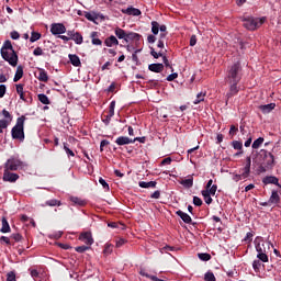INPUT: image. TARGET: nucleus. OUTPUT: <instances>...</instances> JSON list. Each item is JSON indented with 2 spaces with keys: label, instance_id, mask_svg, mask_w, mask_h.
I'll return each instance as SVG.
<instances>
[{
  "label": "nucleus",
  "instance_id": "f3484780",
  "mask_svg": "<svg viewBox=\"0 0 281 281\" xmlns=\"http://www.w3.org/2000/svg\"><path fill=\"white\" fill-rule=\"evenodd\" d=\"M177 216L181 217V221H183V223H187V225H190V223H192V217L190 215H188V213L179 210L176 212Z\"/></svg>",
  "mask_w": 281,
  "mask_h": 281
},
{
  "label": "nucleus",
  "instance_id": "e433bc0d",
  "mask_svg": "<svg viewBox=\"0 0 281 281\" xmlns=\"http://www.w3.org/2000/svg\"><path fill=\"white\" fill-rule=\"evenodd\" d=\"M262 144H265L263 137H259L256 140H254V143H252L254 150H258V148H260V146H262Z\"/></svg>",
  "mask_w": 281,
  "mask_h": 281
},
{
  "label": "nucleus",
  "instance_id": "052dcab7",
  "mask_svg": "<svg viewBox=\"0 0 281 281\" xmlns=\"http://www.w3.org/2000/svg\"><path fill=\"white\" fill-rule=\"evenodd\" d=\"M161 166H170V164H172V158L167 157L165 159L161 160Z\"/></svg>",
  "mask_w": 281,
  "mask_h": 281
},
{
  "label": "nucleus",
  "instance_id": "bb28decb",
  "mask_svg": "<svg viewBox=\"0 0 281 281\" xmlns=\"http://www.w3.org/2000/svg\"><path fill=\"white\" fill-rule=\"evenodd\" d=\"M68 58L74 67H80V57L78 55H68Z\"/></svg>",
  "mask_w": 281,
  "mask_h": 281
},
{
  "label": "nucleus",
  "instance_id": "39448f33",
  "mask_svg": "<svg viewBox=\"0 0 281 281\" xmlns=\"http://www.w3.org/2000/svg\"><path fill=\"white\" fill-rule=\"evenodd\" d=\"M262 23H265V19L251 18V16H247L244 19V27L250 31L258 30V27H260Z\"/></svg>",
  "mask_w": 281,
  "mask_h": 281
},
{
  "label": "nucleus",
  "instance_id": "4c0bfd02",
  "mask_svg": "<svg viewBox=\"0 0 281 281\" xmlns=\"http://www.w3.org/2000/svg\"><path fill=\"white\" fill-rule=\"evenodd\" d=\"M198 258L200 260H203V262H207L209 260H212V255L207 252H201V254H198Z\"/></svg>",
  "mask_w": 281,
  "mask_h": 281
},
{
  "label": "nucleus",
  "instance_id": "c756f323",
  "mask_svg": "<svg viewBox=\"0 0 281 281\" xmlns=\"http://www.w3.org/2000/svg\"><path fill=\"white\" fill-rule=\"evenodd\" d=\"M71 203L75 205H79L80 207H83V205H87V202L78 196H70Z\"/></svg>",
  "mask_w": 281,
  "mask_h": 281
},
{
  "label": "nucleus",
  "instance_id": "58836bf2",
  "mask_svg": "<svg viewBox=\"0 0 281 281\" xmlns=\"http://www.w3.org/2000/svg\"><path fill=\"white\" fill-rule=\"evenodd\" d=\"M257 258L259 262H269V256H267V252H258Z\"/></svg>",
  "mask_w": 281,
  "mask_h": 281
},
{
  "label": "nucleus",
  "instance_id": "3c124183",
  "mask_svg": "<svg viewBox=\"0 0 281 281\" xmlns=\"http://www.w3.org/2000/svg\"><path fill=\"white\" fill-rule=\"evenodd\" d=\"M251 240H254V233L248 232L246 234V236L244 237L243 241L249 244V243H251Z\"/></svg>",
  "mask_w": 281,
  "mask_h": 281
},
{
  "label": "nucleus",
  "instance_id": "1a4fd4ad",
  "mask_svg": "<svg viewBox=\"0 0 281 281\" xmlns=\"http://www.w3.org/2000/svg\"><path fill=\"white\" fill-rule=\"evenodd\" d=\"M10 171V169H4L2 177L3 181H8L9 183H16V181H19V175Z\"/></svg>",
  "mask_w": 281,
  "mask_h": 281
},
{
  "label": "nucleus",
  "instance_id": "9b49d317",
  "mask_svg": "<svg viewBox=\"0 0 281 281\" xmlns=\"http://www.w3.org/2000/svg\"><path fill=\"white\" fill-rule=\"evenodd\" d=\"M113 115H115V101H112L110 103L109 114L105 115V119L102 120V122H103V124H105V126H109V124H111V119L113 117Z\"/></svg>",
  "mask_w": 281,
  "mask_h": 281
},
{
  "label": "nucleus",
  "instance_id": "7ed1b4c3",
  "mask_svg": "<svg viewBox=\"0 0 281 281\" xmlns=\"http://www.w3.org/2000/svg\"><path fill=\"white\" fill-rule=\"evenodd\" d=\"M25 115L16 119L15 125L11 130L12 139H19V142L25 140Z\"/></svg>",
  "mask_w": 281,
  "mask_h": 281
},
{
  "label": "nucleus",
  "instance_id": "f257e3e1",
  "mask_svg": "<svg viewBox=\"0 0 281 281\" xmlns=\"http://www.w3.org/2000/svg\"><path fill=\"white\" fill-rule=\"evenodd\" d=\"M243 78V68L240 67V63H236L228 68L227 75L225 77L226 83L229 85V90L226 93L227 100L229 98H234L240 91L238 88V82H240Z\"/></svg>",
  "mask_w": 281,
  "mask_h": 281
},
{
  "label": "nucleus",
  "instance_id": "8fccbe9b",
  "mask_svg": "<svg viewBox=\"0 0 281 281\" xmlns=\"http://www.w3.org/2000/svg\"><path fill=\"white\" fill-rule=\"evenodd\" d=\"M2 115H3V117H5V122H9V124H10V122H12V114H10V112L8 111V110H2Z\"/></svg>",
  "mask_w": 281,
  "mask_h": 281
},
{
  "label": "nucleus",
  "instance_id": "423d86ee",
  "mask_svg": "<svg viewBox=\"0 0 281 281\" xmlns=\"http://www.w3.org/2000/svg\"><path fill=\"white\" fill-rule=\"evenodd\" d=\"M216 190H218V186L216 184H213L210 190H202L201 194L206 205H212V196L216 195Z\"/></svg>",
  "mask_w": 281,
  "mask_h": 281
},
{
  "label": "nucleus",
  "instance_id": "2eb2a0df",
  "mask_svg": "<svg viewBox=\"0 0 281 281\" xmlns=\"http://www.w3.org/2000/svg\"><path fill=\"white\" fill-rule=\"evenodd\" d=\"M115 144H117V146H126L128 144H135V140L128 136H120L116 138Z\"/></svg>",
  "mask_w": 281,
  "mask_h": 281
},
{
  "label": "nucleus",
  "instance_id": "69168bd1",
  "mask_svg": "<svg viewBox=\"0 0 281 281\" xmlns=\"http://www.w3.org/2000/svg\"><path fill=\"white\" fill-rule=\"evenodd\" d=\"M109 140H106V139H103V140H101V143H100V150H101V153L104 150V146H109Z\"/></svg>",
  "mask_w": 281,
  "mask_h": 281
},
{
  "label": "nucleus",
  "instance_id": "0eeeda50",
  "mask_svg": "<svg viewBox=\"0 0 281 281\" xmlns=\"http://www.w3.org/2000/svg\"><path fill=\"white\" fill-rule=\"evenodd\" d=\"M67 32V27L63 23H53L50 25V33L53 36H60V34H65Z\"/></svg>",
  "mask_w": 281,
  "mask_h": 281
},
{
  "label": "nucleus",
  "instance_id": "09e8293b",
  "mask_svg": "<svg viewBox=\"0 0 281 281\" xmlns=\"http://www.w3.org/2000/svg\"><path fill=\"white\" fill-rule=\"evenodd\" d=\"M232 146L235 150H243V143L239 140H233Z\"/></svg>",
  "mask_w": 281,
  "mask_h": 281
},
{
  "label": "nucleus",
  "instance_id": "e2e57ef3",
  "mask_svg": "<svg viewBox=\"0 0 281 281\" xmlns=\"http://www.w3.org/2000/svg\"><path fill=\"white\" fill-rule=\"evenodd\" d=\"M10 36H11V38H12L13 41H19V38L21 37V35L19 34V32H16V31L11 32Z\"/></svg>",
  "mask_w": 281,
  "mask_h": 281
},
{
  "label": "nucleus",
  "instance_id": "680f3d73",
  "mask_svg": "<svg viewBox=\"0 0 281 281\" xmlns=\"http://www.w3.org/2000/svg\"><path fill=\"white\" fill-rule=\"evenodd\" d=\"M7 91H8V88L5 87V85H0V98H3Z\"/></svg>",
  "mask_w": 281,
  "mask_h": 281
},
{
  "label": "nucleus",
  "instance_id": "2f4dec72",
  "mask_svg": "<svg viewBox=\"0 0 281 281\" xmlns=\"http://www.w3.org/2000/svg\"><path fill=\"white\" fill-rule=\"evenodd\" d=\"M21 78H23V67L18 66L14 78H13V82H19Z\"/></svg>",
  "mask_w": 281,
  "mask_h": 281
},
{
  "label": "nucleus",
  "instance_id": "f704fd0d",
  "mask_svg": "<svg viewBox=\"0 0 281 281\" xmlns=\"http://www.w3.org/2000/svg\"><path fill=\"white\" fill-rule=\"evenodd\" d=\"M262 267H265V265H262V262H260V260L252 261V269H254L255 273H260V269H262Z\"/></svg>",
  "mask_w": 281,
  "mask_h": 281
},
{
  "label": "nucleus",
  "instance_id": "de8ad7c7",
  "mask_svg": "<svg viewBox=\"0 0 281 281\" xmlns=\"http://www.w3.org/2000/svg\"><path fill=\"white\" fill-rule=\"evenodd\" d=\"M89 249H91L89 246H79L75 248V251H77V254H85V251H89Z\"/></svg>",
  "mask_w": 281,
  "mask_h": 281
},
{
  "label": "nucleus",
  "instance_id": "6e6552de",
  "mask_svg": "<svg viewBox=\"0 0 281 281\" xmlns=\"http://www.w3.org/2000/svg\"><path fill=\"white\" fill-rule=\"evenodd\" d=\"M262 155H265L263 164L266 168H272L273 164H276V157L273 154L267 151L266 149H261Z\"/></svg>",
  "mask_w": 281,
  "mask_h": 281
},
{
  "label": "nucleus",
  "instance_id": "774afa93",
  "mask_svg": "<svg viewBox=\"0 0 281 281\" xmlns=\"http://www.w3.org/2000/svg\"><path fill=\"white\" fill-rule=\"evenodd\" d=\"M194 45H196V35L190 37V47H194Z\"/></svg>",
  "mask_w": 281,
  "mask_h": 281
},
{
  "label": "nucleus",
  "instance_id": "338daca9",
  "mask_svg": "<svg viewBox=\"0 0 281 281\" xmlns=\"http://www.w3.org/2000/svg\"><path fill=\"white\" fill-rule=\"evenodd\" d=\"M236 133H238V127L231 125L229 135H236Z\"/></svg>",
  "mask_w": 281,
  "mask_h": 281
},
{
  "label": "nucleus",
  "instance_id": "37998d69",
  "mask_svg": "<svg viewBox=\"0 0 281 281\" xmlns=\"http://www.w3.org/2000/svg\"><path fill=\"white\" fill-rule=\"evenodd\" d=\"M41 33L38 32H32L30 37V43H36V41H40Z\"/></svg>",
  "mask_w": 281,
  "mask_h": 281
},
{
  "label": "nucleus",
  "instance_id": "49530a36",
  "mask_svg": "<svg viewBox=\"0 0 281 281\" xmlns=\"http://www.w3.org/2000/svg\"><path fill=\"white\" fill-rule=\"evenodd\" d=\"M150 55L154 57V58H162L164 56V50H160V52H156L155 48H150Z\"/></svg>",
  "mask_w": 281,
  "mask_h": 281
},
{
  "label": "nucleus",
  "instance_id": "0e129e2a",
  "mask_svg": "<svg viewBox=\"0 0 281 281\" xmlns=\"http://www.w3.org/2000/svg\"><path fill=\"white\" fill-rule=\"evenodd\" d=\"M33 54H34L35 56H43V48L36 47V48L33 50Z\"/></svg>",
  "mask_w": 281,
  "mask_h": 281
},
{
  "label": "nucleus",
  "instance_id": "13d9d810",
  "mask_svg": "<svg viewBox=\"0 0 281 281\" xmlns=\"http://www.w3.org/2000/svg\"><path fill=\"white\" fill-rule=\"evenodd\" d=\"M99 183L102 186L104 190H109V183L103 178L99 179Z\"/></svg>",
  "mask_w": 281,
  "mask_h": 281
},
{
  "label": "nucleus",
  "instance_id": "4d7b16f0",
  "mask_svg": "<svg viewBox=\"0 0 281 281\" xmlns=\"http://www.w3.org/2000/svg\"><path fill=\"white\" fill-rule=\"evenodd\" d=\"M243 179H245L244 177H243V175L241 173H234L233 175V181H236V183H238V181H243Z\"/></svg>",
  "mask_w": 281,
  "mask_h": 281
},
{
  "label": "nucleus",
  "instance_id": "4468645a",
  "mask_svg": "<svg viewBox=\"0 0 281 281\" xmlns=\"http://www.w3.org/2000/svg\"><path fill=\"white\" fill-rule=\"evenodd\" d=\"M250 172H251V157H247L246 165L241 169V177L247 179V177H249Z\"/></svg>",
  "mask_w": 281,
  "mask_h": 281
},
{
  "label": "nucleus",
  "instance_id": "ddd939ff",
  "mask_svg": "<svg viewBox=\"0 0 281 281\" xmlns=\"http://www.w3.org/2000/svg\"><path fill=\"white\" fill-rule=\"evenodd\" d=\"M79 240H81V243H85V245H92L93 235H91V232L81 233L79 236Z\"/></svg>",
  "mask_w": 281,
  "mask_h": 281
},
{
  "label": "nucleus",
  "instance_id": "c85d7f7f",
  "mask_svg": "<svg viewBox=\"0 0 281 281\" xmlns=\"http://www.w3.org/2000/svg\"><path fill=\"white\" fill-rule=\"evenodd\" d=\"M16 87V93L20 95V100L23 102H27V99H25V91H23V85L19 83Z\"/></svg>",
  "mask_w": 281,
  "mask_h": 281
},
{
  "label": "nucleus",
  "instance_id": "412c9836",
  "mask_svg": "<svg viewBox=\"0 0 281 281\" xmlns=\"http://www.w3.org/2000/svg\"><path fill=\"white\" fill-rule=\"evenodd\" d=\"M85 16L88 21H92L93 23H95V21H98V19H100V13L91 11V12H85Z\"/></svg>",
  "mask_w": 281,
  "mask_h": 281
},
{
  "label": "nucleus",
  "instance_id": "79ce46f5",
  "mask_svg": "<svg viewBox=\"0 0 281 281\" xmlns=\"http://www.w3.org/2000/svg\"><path fill=\"white\" fill-rule=\"evenodd\" d=\"M37 98L42 104H49V98L45 93L38 94Z\"/></svg>",
  "mask_w": 281,
  "mask_h": 281
},
{
  "label": "nucleus",
  "instance_id": "c9c22d12",
  "mask_svg": "<svg viewBox=\"0 0 281 281\" xmlns=\"http://www.w3.org/2000/svg\"><path fill=\"white\" fill-rule=\"evenodd\" d=\"M72 41L76 43V45H82L83 43L82 34H80L79 32H76L72 37Z\"/></svg>",
  "mask_w": 281,
  "mask_h": 281
},
{
  "label": "nucleus",
  "instance_id": "ea45409f",
  "mask_svg": "<svg viewBox=\"0 0 281 281\" xmlns=\"http://www.w3.org/2000/svg\"><path fill=\"white\" fill-rule=\"evenodd\" d=\"M151 32L155 36H157V34H159V22H157V21L151 22Z\"/></svg>",
  "mask_w": 281,
  "mask_h": 281
},
{
  "label": "nucleus",
  "instance_id": "cd10ccee",
  "mask_svg": "<svg viewBox=\"0 0 281 281\" xmlns=\"http://www.w3.org/2000/svg\"><path fill=\"white\" fill-rule=\"evenodd\" d=\"M37 80H40V82H47V80H49V76L47 75V71H45V69L40 70Z\"/></svg>",
  "mask_w": 281,
  "mask_h": 281
},
{
  "label": "nucleus",
  "instance_id": "f8f14e48",
  "mask_svg": "<svg viewBox=\"0 0 281 281\" xmlns=\"http://www.w3.org/2000/svg\"><path fill=\"white\" fill-rule=\"evenodd\" d=\"M122 14H127V16H140L142 11L135 7H128L127 9L121 10Z\"/></svg>",
  "mask_w": 281,
  "mask_h": 281
},
{
  "label": "nucleus",
  "instance_id": "b1692460",
  "mask_svg": "<svg viewBox=\"0 0 281 281\" xmlns=\"http://www.w3.org/2000/svg\"><path fill=\"white\" fill-rule=\"evenodd\" d=\"M99 36L100 33L95 31L90 34L92 45H102V40H100Z\"/></svg>",
  "mask_w": 281,
  "mask_h": 281
},
{
  "label": "nucleus",
  "instance_id": "9d476101",
  "mask_svg": "<svg viewBox=\"0 0 281 281\" xmlns=\"http://www.w3.org/2000/svg\"><path fill=\"white\" fill-rule=\"evenodd\" d=\"M267 244L262 240V237H256L255 249L257 254H267Z\"/></svg>",
  "mask_w": 281,
  "mask_h": 281
},
{
  "label": "nucleus",
  "instance_id": "a211bd4d",
  "mask_svg": "<svg viewBox=\"0 0 281 281\" xmlns=\"http://www.w3.org/2000/svg\"><path fill=\"white\" fill-rule=\"evenodd\" d=\"M104 45L106 47H113V45H120V41H117V37L115 35H111L104 41Z\"/></svg>",
  "mask_w": 281,
  "mask_h": 281
},
{
  "label": "nucleus",
  "instance_id": "473e14b6",
  "mask_svg": "<svg viewBox=\"0 0 281 281\" xmlns=\"http://www.w3.org/2000/svg\"><path fill=\"white\" fill-rule=\"evenodd\" d=\"M181 186H183V188H192L194 186V178L189 177L188 179L182 180Z\"/></svg>",
  "mask_w": 281,
  "mask_h": 281
},
{
  "label": "nucleus",
  "instance_id": "20e7f679",
  "mask_svg": "<svg viewBox=\"0 0 281 281\" xmlns=\"http://www.w3.org/2000/svg\"><path fill=\"white\" fill-rule=\"evenodd\" d=\"M25 162L19 159V156H12L5 161L4 170H11V172H14L16 170H23Z\"/></svg>",
  "mask_w": 281,
  "mask_h": 281
},
{
  "label": "nucleus",
  "instance_id": "5fc2aeb1",
  "mask_svg": "<svg viewBox=\"0 0 281 281\" xmlns=\"http://www.w3.org/2000/svg\"><path fill=\"white\" fill-rule=\"evenodd\" d=\"M193 204L196 205V207H201V205H203V200L199 196H193Z\"/></svg>",
  "mask_w": 281,
  "mask_h": 281
},
{
  "label": "nucleus",
  "instance_id": "a18cd8bd",
  "mask_svg": "<svg viewBox=\"0 0 281 281\" xmlns=\"http://www.w3.org/2000/svg\"><path fill=\"white\" fill-rule=\"evenodd\" d=\"M204 280H205V281H216V277L214 276V272L207 271V272L204 274Z\"/></svg>",
  "mask_w": 281,
  "mask_h": 281
},
{
  "label": "nucleus",
  "instance_id": "603ef678",
  "mask_svg": "<svg viewBox=\"0 0 281 281\" xmlns=\"http://www.w3.org/2000/svg\"><path fill=\"white\" fill-rule=\"evenodd\" d=\"M8 126H10V122L0 120V133H3V128H8Z\"/></svg>",
  "mask_w": 281,
  "mask_h": 281
},
{
  "label": "nucleus",
  "instance_id": "864d4df0",
  "mask_svg": "<svg viewBox=\"0 0 281 281\" xmlns=\"http://www.w3.org/2000/svg\"><path fill=\"white\" fill-rule=\"evenodd\" d=\"M64 150L68 157H76V154L74 153V150H71L69 147H67V144H64Z\"/></svg>",
  "mask_w": 281,
  "mask_h": 281
},
{
  "label": "nucleus",
  "instance_id": "a19ab883",
  "mask_svg": "<svg viewBox=\"0 0 281 281\" xmlns=\"http://www.w3.org/2000/svg\"><path fill=\"white\" fill-rule=\"evenodd\" d=\"M103 254L104 256H111V254H113V245L105 244Z\"/></svg>",
  "mask_w": 281,
  "mask_h": 281
},
{
  "label": "nucleus",
  "instance_id": "aec40b11",
  "mask_svg": "<svg viewBox=\"0 0 281 281\" xmlns=\"http://www.w3.org/2000/svg\"><path fill=\"white\" fill-rule=\"evenodd\" d=\"M114 34L115 36L120 40V41H125L126 42V36L128 33H126V31H124V29H120V27H116L114 30Z\"/></svg>",
  "mask_w": 281,
  "mask_h": 281
},
{
  "label": "nucleus",
  "instance_id": "7c9ffc66",
  "mask_svg": "<svg viewBox=\"0 0 281 281\" xmlns=\"http://www.w3.org/2000/svg\"><path fill=\"white\" fill-rule=\"evenodd\" d=\"M138 186H139V188H145V189L157 188V182L156 181H149V182L140 181V182H138Z\"/></svg>",
  "mask_w": 281,
  "mask_h": 281
},
{
  "label": "nucleus",
  "instance_id": "72a5a7b5",
  "mask_svg": "<svg viewBox=\"0 0 281 281\" xmlns=\"http://www.w3.org/2000/svg\"><path fill=\"white\" fill-rule=\"evenodd\" d=\"M2 234L10 233V224L8 223V220L5 217L2 218V227L0 229Z\"/></svg>",
  "mask_w": 281,
  "mask_h": 281
},
{
  "label": "nucleus",
  "instance_id": "bf43d9fd",
  "mask_svg": "<svg viewBox=\"0 0 281 281\" xmlns=\"http://www.w3.org/2000/svg\"><path fill=\"white\" fill-rule=\"evenodd\" d=\"M179 78V74L173 72L167 77L168 82H172V80H177Z\"/></svg>",
  "mask_w": 281,
  "mask_h": 281
},
{
  "label": "nucleus",
  "instance_id": "393cba45",
  "mask_svg": "<svg viewBox=\"0 0 281 281\" xmlns=\"http://www.w3.org/2000/svg\"><path fill=\"white\" fill-rule=\"evenodd\" d=\"M44 205L48 207H60V205H63V202H60L57 199H52V200H47Z\"/></svg>",
  "mask_w": 281,
  "mask_h": 281
},
{
  "label": "nucleus",
  "instance_id": "6ab92c4d",
  "mask_svg": "<svg viewBox=\"0 0 281 281\" xmlns=\"http://www.w3.org/2000/svg\"><path fill=\"white\" fill-rule=\"evenodd\" d=\"M142 35H139V33H135V32H128L126 35V40L125 43H130V41H140Z\"/></svg>",
  "mask_w": 281,
  "mask_h": 281
},
{
  "label": "nucleus",
  "instance_id": "5701e85b",
  "mask_svg": "<svg viewBox=\"0 0 281 281\" xmlns=\"http://www.w3.org/2000/svg\"><path fill=\"white\" fill-rule=\"evenodd\" d=\"M268 203L272 205L280 203V194H278V191H272L270 199L268 200Z\"/></svg>",
  "mask_w": 281,
  "mask_h": 281
},
{
  "label": "nucleus",
  "instance_id": "c03bdc74",
  "mask_svg": "<svg viewBox=\"0 0 281 281\" xmlns=\"http://www.w3.org/2000/svg\"><path fill=\"white\" fill-rule=\"evenodd\" d=\"M205 100V93L200 92L196 95V99L193 101V104H201Z\"/></svg>",
  "mask_w": 281,
  "mask_h": 281
},
{
  "label": "nucleus",
  "instance_id": "4be33fe9",
  "mask_svg": "<svg viewBox=\"0 0 281 281\" xmlns=\"http://www.w3.org/2000/svg\"><path fill=\"white\" fill-rule=\"evenodd\" d=\"M149 71H154V74H161L164 71V64H151L148 66Z\"/></svg>",
  "mask_w": 281,
  "mask_h": 281
},
{
  "label": "nucleus",
  "instance_id": "6e6d98bb",
  "mask_svg": "<svg viewBox=\"0 0 281 281\" xmlns=\"http://www.w3.org/2000/svg\"><path fill=\"white\" fill-rule=\"evenodd\" d=\"M7 281H16V274L11 271L7 274Z\"/></svg>",
  "mask_w": 281,
  "mask_h": 281
},
{
  "label": "nucleus",
  "instance_id": "dca6fc26",
  "mask_svg": "<svg viewBox=\"0 0 281 281\" xmlns=\"http://www.w3.org/2000/svg\"><path fill=\"white\" fill-rule=\"evenodd\" d=\"M262 183H265V186L273 184L281 188L279 180L276 176H267L266 178H263Z\"/></svg>",
  "mask_w": 281,
  "mask_h": 281
},
{
  "label": "nucleus",
  "instance_id": "f03ea898",
  "mask_svg": "<svg viewBox=\"0 0 281 281\" xmlns=\"http://www.w3.org/2000/svg\"><path fill=\"white\" fill-rule=\"evenodd\" d=\"M0 54L11 67H16L19 64V56H16V52H14V47L12 46V42L10 40H7L0 50Z\"/></svg>",
  "mask_w": 281,
  "mask_h": 281
},
{
  "label": "nucleus",
  "instance_id": "a878e982",
  "mask_svg": "<svg viewBox=\"0 0 281 281\" xmlns=\"http://www.w3.org/2000/svg\"><path fill=\"white\" fill-rule=\"evenodd\" d=\"M259 109H260V111H262V113H271L273 111V109H276V103L260 105Z\"/></svg>",
  "mask_w": 281,
  "mask_h": 281
}]
</instances>
